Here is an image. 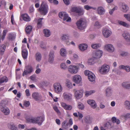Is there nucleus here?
Returning <instances> with one entry per match:
<instances>
[{
	"label": "nucleus",
	"mask_w": 130,
	"mask_h": 130,
	"mask_svg": "<svg viewBox=\"0 0 130 130\" xmlns=\"http://www.w3.org/2000/svg\"><path fill=\"white\" fill-rule=\"evenodd\" d=\"M45 116L44 115H43L40 117H36L37 123L39 125H41L42 122L44 120Z\"/></svg>",
	"instance_id": "19"
},
{
	"label": "nucleus",
	"mask_w": 130,
	"mask_h": 130,
	"mask_svg": "<svg viewBox=\"0 0 130 130\" xmlns=\"http://www.w3.org/2000/svg\"><path fill=\"white\" fill-rule=\"evenodd\" d=\"M25 118L26 121L28 122L37 123L36 117L34 118L28 116H25Z\"/></svg>",
	"instance_id": "15"
},
{
	"label": "nucleus",
	"mask_w": 130,
	"mask_h": 130,
	"mask_svg": "<svg viewBox=\"0 0 130 130\" xmlns=\"http://www.w3.org/2000/svg\"><path fill=\"white\" fill-rule=\"evenodd\" d=\"M117 7H114L112 9L110 10L109 12V13L111 14H112L114 11L117 9Z\"/></svg>",
	"instance_id": "59"
},
{
	"label": "nucleus",
	"mask_w": 130,
	"mask_h": 130,
	"mask_svg": "<svg viewBox=\"0 0 130 130\" xmlns=\"http://www.w3.org/2000/svg\"><path fill=\"white\" fill-rule=\"evenodd\" d=\"M1 111L5 115H8L10 113L9 109L7 107H3L1 109Z\"/></svg>",
	"instance_id": "32"
},
{
	"label": "nucleus",
	"mask_w": 130,
	"mask_h": 130,
	"mask_svg": "<svg viewBox=\"0 0 130 130\" xmlns=\"http://www.w3.org/2000/svg\"><path fill=\"white\" fill-rule=\"evenodd\" d=\"M84 9L87 10H89L91 9H93L94 10H95L96 8H93L92 7L88 5H86L84 6Z\"/></svg>",
	"instance_id": "50"
},
{
	"label": "nucleus",
	"mask_w": 130,
	"mask_h": 130,
	"mask_svg": "<svg viewBox=\"0 0 130 130\" xmlns=\"http://www.w3.org/2000/svg\"><path fill=\"white\" fill-rule=\"evenodd\" d=\"M11 22L13 25H14L15 24L14 18V16L13 14H12L11 17Z\"/></svg>",
	"instance_id": "61"
},
{
	"label": "nucleus",
	"mask_w": 130,
	"mask_h": 130,
	"mask_svg": "<svg viewBox=\"0 0 130 130\" xmlns=\"http://www.w3.org/2000/svg\"><path fill=\"white\" fill-rule=\"evenodd\" d=\"M121 10L124 12H126L128 10V7L124 3H123L121 7Z\"/></svg>",
	"instance_id": "28"
},
{
	"label": "nucleus",
	"mask_w": 130,
	"mask_h": 130,
	"mask_svg": "<svg viewBox=\"0 0 130 130\" xmlns=\"http://www.w3.org/2000/svg\"><path fill=\"white\" fill-rule=\"evenodd\" d=\"M32 28V26L29 25L25 29V31L27 34H29L31 31Z\"/></svg>",
	"instance_id": "40"
},
{
	"label": "nucleus",
	"mask_w": 130,
	"mask_h": 130,
	"mask_svg": "<svg viewBox=\"0 0 130 130\" xmlns=\"http://www.w3.org/2000/svg\"><path fill=\"white\" fill-rule=\"evenodd\" d=\"M83 92L82 90H76L75 92L74 95L76 99L78 100L82 97L83 95Z\"/></svg>",
	"instance_id": "12"
},
{
	"label": "nucleus",
	"mask_w": 130,
	"mask_h": 130,
	"mask_svg": "<svg viewBox=\"0 0 130 130\" xmlns=\"http://www.w3.org/2000/svg\"><path fill=\"white\" fill-rule=\"evenodd\" d=\"M123 37L126 40L129 41L130 40V34L127 32H124L122 34Z\"/></svg>",
	"instance_id": "30"
},
{
	"label": "nucleus",
	"mask_w": 130,
	"mask_h": 130,
	"mask_svg": "<svg viewBox=\"0 0 130 130\" xmlns=\"http://www.w3.org/2000/svg\"><path fill=\"white\" fill-rule=\"evenodd\" d=\"M73 124V120L72 119H70L68 123L66 124V126H71Z\"/></svg>",
	"instance_id": "55"
},
{
	"label": "nucleus",
	"mask_w": 130,
	"mask_h": 130,
	"mask_svg": "<svg viewBox=\"0 0 130 130\" xmlns=\"http://www.w3.org/2000/svg\"><path fill=\"white\" fill-rule=\"evenodd\" d=\"M84 120L87 123H90L92 120V118L89 116H88L85 117Z\"/></svg>",
	"instance_id": "37"
},
{
	"label": "nucleus",
	"mask_w": 130,
	"mask_h": 130,
	"mask_svg": "<svg viewBox=\"0 0 130 130\" xmlns=\"http://www.w3.org/2000/svg\"><path fill=\"white\" fill-rule=\"evenodd\" d=\"M53 108L55 111L57 113H59L60 111L58 109V107L56 106H54Z\"/></svg>",
	"instance_id": "60"
},
{
	"label": "nucleus",
	"mask_w": 130,
	"mask_h": 130,
	"mask_svg": "<svg viewBox=\"0 0 130 130\" xmlns=\"http://www.w3.org/2000/svg\"><path fill=\"white\" fill-rule=\"evenodd\" d=\"M105 10L103 7H98L97 9V13L99 15H104L105 13Z\"/></svg>",
	"instance_id": "21"
},
{
	"label": "nucleus",
	"mask_w": 130,
	"mask_h": 130,
	"mask_svg": "<svg viewBox=\"0 0 130 130\" xmlns=\"http://www.w3.org/2000/svg\"><path fill=\"white\" fill-rule=\"evenodd\" d=\"M85 74L86 76H87L88 77L90 75L92 74V72L88 70H86L85 71Z\"/></svg>",
	"instance_id": "58"
},
{
	"label": "nucleus",
	"mask_w": 130,
	"mask_h": 130,
	"mask_svg": "<svg viewBox=\"0 0 130 130\" xmlns=\"http://www.w3.org/2000/svg\"><path fill=\"white\" fill-rule=\"evenodd\" d=\"M104 48L109 53L113 52L115 51V48L111 44H106L104 46Z\"/></svg>",
	"instance_id": "10"
},
{
	"label": "nucleus",
	"mask_w": 130,
	"mask_h": 130,
	"mask_svg": "<svg viewBox=\"0 0 130 130\" xmlns=\"http://www.w3.org/2000/svg\"><path fill=\"white\" fill-rule=\"evenodd\" d=\"M101 45L100 43H93L91 45L92 47L94 49H97L100 47Z\"/></svg>",
	"instance_id": "39"
},
{
	"label": "nucleus",
	"mask_w": 130,
	"mask_h": 130,
	"mask_svg": "<svg viewBox=\"0 0 130 130\" xmlns=\"http://www.w3.org/2000/svg\"><path fill=\"white\" fill-rule=\"evenodd\" d=\"M122 86L126 89H130V82H124L122 84Z\"/></svg>",
	"instance_id": "34"
},
{
	"label": "nucleus",
	"mask_w": 130,
	"mask_h": 130,
	"mask_svg": "<svg viewBox=\"0 0 130 130\" xmlns=\"http://www.w3.org/2000/svg\"><path fill=\"white\" fill-rule=\"evenodd\" d=\"M125 71L127 72H129L130 71V66H125Z\"/></svg>",
	"instance_id": "62"
},
{
	"label": "nucleus",
	"mask_w": 130,
	"mask_h": 130,
	"mask_svg": "<svg viewBox=\"0 0 130 130\" xmlns=\"http://www.w3.org/2000/svg\"><path fill=\"white\" fill-rule=\"evenodd\" d=\"M82 80L81 76L78 75H75L73 77V82L77 84H79L81 82Z\"/></svg>",
	"instance_id": "14"
},
{
	"label": "nucleus",
	"mask_w": 130,
	"mask_h": 130,
	"mask_svg": "<svg viewBox=\"0 0 130 130\" xmlns=\"http://www.w3.org/2000/svg\"><path fill=\"white\" fill-rule=\"evenodd\" d=\"M102 33L103 36L106 38L109 37L112 34V32L111 30L107 28H105L103 29Z\"/></svg>",
	"instance_id": "8"
},
{
	"label": "nucleus",
	"mask_w": 130,
	"mask_h": 130,
	"mask_svg": "<svg viewBox=\"0 0 130 130\" xmlns=\"http://www.w3.org/2000/svg\"><path fill=\"white\" fill-rule=\"evenodd\" d=\"M36 75H33L30 77V79L33 80L35 81L36 80Z\"/></svg>",
	"instance_id": "64"
},
{
	"label": "nucleus",
	"mask_w": 130,
	"mask_h": 130,
	"mask_svg": "<svg viewBox=\"0 0 130 130\" xmlns=\"http://www.w3.org/2000/svg\"><path fill=\"white\" fill-rule=\"evenodd\" d=\"M53 87L54 92L57 94L61 93L63 90V88L61 84L58 82L54 83L53 85Z\"/></svg>",
	"instance_id": "3"
},
{
	"label": "nucleus",
	"mask_w": 130,
	"mask_h": 130,
	"mask_svg": "<svg viewBox=\"0 0 130 130\" xmlns=\"http://www.w3.org/2000/svg\"><path fill=\"white\" fill-rule=\"evenodd\" d=\"M118 23L120 25H122L124 27H126L127 28H129L130 27V25L125 22L118 21Z\"/></svg>",
	"instance_id": "33"
},
{
	"label": "nucleus",
	"mask_w": 130,
	"mask_h": 130,
	"mask_svg": "<svg viewBox=\"0 0 130 130\" xmlns=\"http://www.w3.org/2000/svg\"><path fill=\"white\" fill-rule=\"evenodd\" d=\"M40 84L42 86H45L48 85V83L46 80L42 81L40 83Z\"/></svg>",
	"instance_id": "53"
},
{
	"label": "nucleus",
	"mask_w": 130,
	"mask_h": 130,
	"mask_svg": "<svg viewBox=\"0 0 130 130\" xmlns=\"http://www.w3.org/2000/svg\"><path fill=\"white\" fill-rule=\"evenodd\" d=\"M6 48L5 46L4 45H2L0 47V51L4 52Z\"/></svg>",
	"instance_id": "54"
},
{
	"label": "nucleus",
	"mask_w": 130,
	"mask_h": 130,
	"mask_svg": "<svg viewBox=\"0 0 130 130\" xmlns=\"http://www.w3.org/2000/svg\"><path fill=\"white\" fill-rule=\"evenodd\" d=\"M88 78L89 81L91 82L94 81L95 79L94 75L92 73V74H91L89 76Z\"/></svg>",
	"instance_id": "41"
},
{
	"label": "nucleus",
	"mask_w": 130,
	"mask_h": 130,
	"mask_svg": "<svg viewBox=\"0 0 130 130\" xmlns=\"http://www.w3.org/2000/svg\"><path fill=\"white\" fill-rule=\"evenodd\" d=\"M69 35L65 34H62L60 37V39L61 41L64 42L66 44H69Z\"/></svg>",
	"instance_id": "9"
},
{
	"label": "nucleus",
	"mask_w": 130,
	"mask_h": 130,
	"mask_svg": "<svg viewBox=\"0 0 130 130\" xmlns=\"http://www.w3.org/2000/svg\"><path fill=\"white\" fill-rule=\"evenodd\" d=\"M95 92V91L94 90L86 91L85 92V96L87 97H88L89 96L93 94Z\"/></svg>",
	"instance_id": "36"
},
{
	"label": "nucleus",
	"mask_w": 130,
	"mask_h": 130,
	"mask_svg": "<svg viewBox=\"0 0 130 130\" xmlns=\"http://www.w3.org/2000/svg\"><path fill=\"white\" fill-rule=\"evenodd\" d=\"M77 107L79 109L83 110L84 108V106L83 103L80 102H79L78 103Z\"/></svg>",
	"instance_id": "49"
},
{
	"label": "nucleus",
	"mask_w": 130,
	"mask_h": 130,
	"mask_svg": "<svg viewBox=\"0 0 130 130\" xmlns=\"http://www.w3.org/2000/svg\"><path fill=\"white\" fill-rule=\"evenodd\" d=\"M8 126L11 130H18L17 127L13 123L11 122L8 123Z\"/></svg>",
	"instance_id": "24"
},
{
	"label": "nucleus",
	"mask_w": 130,
	"mask_h": 130,
	"mask_svg": "<svg viewBox=\"0 0 130 130\" xmlns=\"http://www.w3.org/2000/svg\"><path fill=\"white\" fill-rule=\"evenodd\" d=\"M110 67L106 64H104L99 69V71L100 73L102 74L105 75L109 72L110 70Z\"/></svg>",
	"instance_id": "6"
},
{
	"label": "nucleus",
	"mask_w": 130,
	"mask_h": 130,
	"mask_svg": "<svg viewBox=\"0 0 130 130\" xmlns=\"http://www.w3.org/2000/svg\"><path fill=\"white\" fill-rule=\"evenodd\" d=\"M94 58L93 57L89 59L88 61V63L89 64L91 65L93 64L94 63Z\"/></svg>",
	"instance_id": "48"
},
{
	"label": "nucleus",
	"mask_w": 130,
	"mask_h": 130,
	"mask_svg": "<svg viewBox=\"0 0 130 130\" xmlns=\"http://www.w3.org/2000/svg\"><path fill=\"white\" fill-rule=\"evenodd\" d=\"M124 105L126 108L128 109H130V102L126 101L125 102Z\"/></svg>",
	"instance_id": "47"
},
{
	"label": "nucleus",
	"mask_w": 130,
	"mask_h": 130,
	"mask_svg": "<svg viewBox=\"0 0 130 130\" xmlns=\"http://www.w3.org/2000/svg\"><path fill=\"white\" fill-rule=\"evenodd\" d=\"M120 56L122 57H126L127 58H130V54L127 52L121 51L120 53Z\"/></svg>",
	"instance_id": "22"
},
{
	"label": "nucleus",
	"mask_w": 130,
	"mask_h": 130,
	"mask_svg": "<svg viewBox=\"0 0 130 130\" xmlns=\"http://www.w3.org/2000/svg\"><path fill=\"white\" fill-rule=\"evenodd\" d=\"M79 69L78 66L71 65L68 66V72L72 74H76L78 72Z\"/></svg>",
	"instance_id": "5"
},
{
	"label": "nucleus",
	"mask_w": 130,
	"mask_h": 130,
	"mask_svg": "<svg viewBox=\"0 0 130 130\" xmlns=\"http://www.w3.org/2000/svg\"><path fill=\"white\" fill-rule=\"evenodd\" d=\"M34 71V69L32 66L30 65H28L25 67L23 71L22 75L24 76L28 74H30Z\"/></svg>",
	"instance_id": "7"
},
{
	"label": "nucleus",
	"mask_w": 130,
	"mask_h": 130,
	"mask_svg": "<svg viewBox=\"0 0 130 130\" xmlns=\"http://www.w3.org/2000/svg\"><path fill=\"white\" fill-rule=\"evenodd\" d=\"M60 53L61 56L62 57H65L67 55V51L66 49L64 48H61L60 49Z\"/></svg>",
	"instance_id": "35"
},
{
	"label": "nucleus",
	"mask_w": 130,
	"mask_h": 130,
	"mask_svg": "<svg viewBox=\"0 0 130 130\" xmlns=\"http://www.w3.org/2000/svg\"><path fill=\"white\" fill-rule=\"evenodd\" d=\"M88 103L90 105L91 107L93 109L96 108L97 105L95 101L92 100H89L87 101Z\"/></svg>",
	"instance_id": "20"
},
{
	"label": "nucleus",
	"mask_w": 130,
	"mask_h": 130,
	"mask_svg": "<svg viewBox=\"0 0 130 130\" xmlns=\"http://www.w3.org/2000/svg\"><path fill=\"white\" fill-rule=\"evenodd\" d=\"M124 17L127 21L130 22V14H124Z\"/></svg>",
	"instance_id": "52"
},
{
	"label": "nucleus",
	"mask_w": 130,
	"mask_h": 130,
	"mask_svg": "<svg viewBox=\"0 0 130 130\" xmlns=\"http://www.w3.org/2000/svg\"><path fill=\"white\" fill-rule=\"evenodd\" d=\"M54 57V51H51L49 54V58L48 59V62L50 64H52L53 63Z\"/></svg>",
	"instance_id": "16"
},
{
	"label": "nucleus",
	"mask_w": 130,
	"mask_h": 130,
	"mask_svg": "<svg viewBox=\"0 0 130 130\" xmlns=\"http://www.w3.org/2000/svg\"><path fill=\"white\" fill-rule=\"evenodd\" d=\"M78 8L76 7H73L71 9V11L73 12H76Z\"/></svg>",
	"instance_id": "63"
},
{
	"label": "nucleus",
	"mask_w": 130,
	"mask_h": 130,
	"mask_svg": "<svg viewBox=\"0 0 130 130\" xmlns=\"http://www.w3.org/2000/svg\"><path fill=\"white\" fill-rule=\"evenodd\" d=\"M87 21L86 20L81 19L78 20L76 23L77 28L80 30L85 29L86 27Z\"/></svg>",
	"instance_id": "2"
},
{
	"label": "nucleus",
	"mask_w": 130,
	"mask_h": 130,
	"mask_svg": "<svg viewBox=\"0 0 130 130\" xmlns=\"http://www.w3.org/2000/svg\"><path fill=\"white\" fill-rule=\"evenodd\" d=\"M48 9V6L46 2L43 1L42 2L40 7L38 9V11L41 14L44 15L47 13Z\"/></svg>",
	"instance_id": "1"
},
{
	"label": "nucleus",
	"mask_w": 130,
	"mask_h": 130,
	"mask_svg": "<svg viewBox=\"0 0 130 130\" xmlns=\"http://www.w3.org/2000/svg\"><path fill=\"white\" fill-rule=\"evenodd\" d=\"M103 52L101 50H97L94 52L93 53V57L95 59L100 58L102 55Z\"/></svg>",
	"instance_id": "13"
},
{
	"label": "nucleus",
	"mask_w": 130,
	"mask_h": 130,
	"mask_svg": "<svg viewBox=\"0 0 130 130\" xmlns=\"http://www.w3.org/2000/svg\"><path fill=\"white\" fill-rule=\"evenodd\" d=\"M61 68L65 70L67 68V66L64 63H62L60 65Z\"/></svg>",
	"instance_id": "56"
},
{
	"label": "nucleus",
	"mask_w": 130,
	"mask_h": 130,
	"mask_svg": "<svg viewBox=\"0 0 130 130\" xmlns=\"http://www.w3.org/2000/svg\"><path fill=\"white\" fill-rule=\"evenodd\" d=\"M7 32V30L6 29L4 30L2 32V36L1 35V32H0V43L1 42V40L2 41L4 40Z\"/></svg>",
	"instance_id": "27"
},
{
	"label": "nucleus",
	"mask_w": 130,
	"mask_h": 130,
	"mask_svg": "<svg viewBox=\"0 0 130 130\" xmlns=\"http://www.w3.org/2000/svg\"><path fill=\"white\" fill-rule=\"evenodd\" d=\"M61 105L62 107L66 110H70L72 109V108L71 105H67L66 103L63 102L61 103Z\"/></svg>",
	"instance_id": "18"
},
{
	"label": "nucleus",
	"mask_w": 130,
	"mask_h": 130,
	"mask_svg": "<svg viewBox=\"0 0 130 130\" xmlns=\"http://www.w3.org/2000/svg\"><path fill=\"white\" fill-rule=\"evenodd\" d=\"M36 60L38 61H40L41 59L42 56L41 54L39 52L37 53L36 54Z\"/></svg>",
	"instance_id": "38"
},
{
	"label": "nucleus",
	"mask_w": 130,
	"mask_h": 130,
	"mask_svg": "<svg viewBox=\"0 0 130 130\" xmlns=\"http://www.w3.org/2000/svg\"><path fill=\"white\" fill-rule=\"evenodd\" d=\"M23 20L25 21L26 22L29 21L31 20L30 17L27 14H22L21 15Z\"/></svg>",
	"instance_id": "29"
},
{
	"label": "nucleus",
	"mask_w": 130,
	"mask_h": 130,
	"mask_svg": "<svg viewBox=\"0 0 130 130\" xmlns=\"http://www.w3.org/2000/svg\"><path fill=\"white\" fill-rule=\"evenodd\" d=\"M111 120L113 123H116L117 124H119L120 123V122L119 120L117 119L115 117H112Z\"/></svg>",
	"instance_id": "45"
},
{
	"label": "nucleus",
	"mask_w": 130,
	"mask_h": 130,
	"mask_svg": "<svg viewBox=\"0 0 130 130\" xmlns=\"http://www.w3.org/2000/svg\"><path fill=\"white\" fill-rule=\"evenodd\" d=\"M8 81L7 78L5 76L3 77L0 78V82L2 83L5 82H7Z\"/></svg>",
	"instance_id": "46"
},
{
	"label": "nucleus",
	"mask_w": 130,
	"mask_h": 130,
	"mask_svg": "<svg viewBox=\"0 0 130 130\" xmlns=\"http://www.w3.org/2000/svg\"><path fill=\"white\" fill-rule=\"evenodd\" d=\"M78 47L80 50L84 51L87 49L88 45L86 44H80L78 45Z\"/></svg>",
	"instance_id": "25"
},
{
	"label": "nucleus",
	"mask_w": 130,
	"mask_h": 130,
	"mask_svg": "<svg viewBox=\"0 0 130 130\" xmlns=\"http://www.w3.org/2000/svg\"><path fill=\"white\" fill-rule=\"evenodd\" d=\"M66 86L68 88H71L72 87V84L68 80H67L66 81Z\"/></svg>",
	"instance_id": "51"
},
{
	"label": "nucleus",
	"mask_w": 130,
	"mask_h": 130,
	"mask_svg": "<svg viewBox=\"0 0 130 130\" xmlns=\"http://www.w3.org/2000/svg\"><path fill=\"white\" fill-rule=\"evenodd\" d=\"M7 38L9 41H12L15 39V35L12 33H9L8 34Z\"/></svg>",
	"instance_id": "23"
},
{
	"label": "nucleus",
	"mask_w": 130,
	"mask_h": 130,
	"mask_svg": "<svg viewBox=\"0 0 130 130\" xmlns=\"http://www.w3.org/2000/svg\"><path fill=\"white\" fill-rule=\"evenodd\" d=\"M72 94L65 92L63 93L62 95V97L63 99L67 101H70L72 99Z\"/></svg>",
	"instance_id": "11"
},
{
	"label": "nucleus",
	"mask_w": 130,
	"mask_h": 130,
	"mask_svg": "<svg viewBox=\"0 0 130 130\" xmlns=\"http://www.w3.org/2000/svg\"><path fill=\"white\" fill-rule=\"evenodd\" d=\"M32 98L36 101L40 100L42 99L41 95L38 92H35L32 94Z\"/></svg>",
	"instance_id": "17"
},
{
	"label": "nucleus",
	"mask_w": 130,
	"mask_h": 130,
	"mask_svg": "<svg viewBox=\"0 0 130 130\" xmlns=\"http://www.w3.org/2000/svg\"><path fill=\"white\" fill-rule=\"evenodd\" d=\"M85 74L86 76H87L88 77L90 75L92 74V72L88 70H86L85 71Z\"/></svg>",
	"instance_id": "57"
},
{
	"label": "nucleus",
	"mask_w": 130,
	"mask_h": 130,
	"mask_svg": "<svg viewBox=\"0 0 130 130\" xmlns=\"http://www.w3.org/2000/svg\"><path fill=\"white\" fill-rule=\"evenodd\" d=\"M43 18H39L37 21V26L39 28H40L42 25V20Z\"/></svg>",
	"instance_id": "43"
},
{
	"label": "nucleus",
	"mask_w": 130,
	"mask_h": 130,
	"mask_svg": "<svg viewBox=\"0 0 130 130\" xmlns=\"http://www.w3.org/2000/svg\"><path fill=\"white\" fill-rule=\"evenodd\" d=\"M43 32L44 35V36L46 37H49L51 34V32L50 30L47 29H43Z\"/></svg>",
	"instance_id": "31"
},
{
	"label": "nucleus",
	"mask_w": 130,
	"mask_h": 130,
	"mask_svg": "<svg viewBox=\"0 0 130 130\" xmlns=\"http://www.w3.org/2000/svg\"><path fill=\"white\" fill-rule=\"evenodd\" d=\"M22 54L23 58L24 59L27 58L28 55V52L25 49H23L22 47Z\"/></svg>",
	"instance_id": "26"
},
{
	"label": "nucleus",
	"mask_w": 130,
	"mask_h": 130,
	"mask_svg": "<svg viewBox=\"0 0 130 130\" xmlns=\"http://www.w3.org/2000/svg\"><path fill=\"white\" fill-rule=\"evenodd\" d=\"M59 18L63 21H66L67 22H71V18L69 17L68 14L65 12H61L59 13Z\"/></svg>",
	"instance_id": "4"
},
{
	"label": "nucleus",
	"mask_w": 130,
	"mask_h": 130,
	"mask_svg": "<svg viewBox=\"0 0 130 130\" xmlns=\"http://www.w3.org/2000/svg\"><path fill=\"white\" fill-rule=\"evenodd\" d=\"M84 11L82 8H78L76 13L78 14L79 15H82L84 13Z\"/></svg>",
	"instance_id": "44"
},
{
	"label": "nucleus",
	"mask_w": 130,
	"mask_h": 130,
	"mask_svg": "<svg viewBox=\"0 0 130 130\" xmlns=\"http://www.w3.org/2000/svg\"><path fill=\"white\" fill-rule=\"evenodd\" d=\"M112 92L111 89L109 88H107L106 90V95L107 96H109L111 95L112 94Z\"/></svg>",
	"instance_id": "42"
}]
</instances>
